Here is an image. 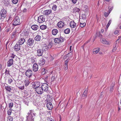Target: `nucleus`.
I'll use <instances>...</instances> for the list:
<instances>
[{
    "label": "nucleus",
    "mask_w": 121,
    "mask_h": 121,
    "mask_svg": "<svg viewBox=\"0 0 121 121\" xmlns=\"http://www.w3.org/2000/svg\"><path fill=\"white\" fill-rule=\"evenodd\" d=\"M57 7L56 5H54L53 6L52 8V9L53 10L55 11Z\"/></svg>",
    "instance_id": "nucleus-45"
},
{
    "label": "nucleus",
    "mask_w": 121,
    "mask_h": 121,
    "mask_svg": "<svg viewBox=\"0 0 121 121\" xmlns=\"http://www.w3.org/2000/svg\"><path fill=\"white\" fill-rule=\"evenodd\" d=\"M70 26L71 28H74L76 26V24L74 21H71L70 23Z\"/></svg>",
    "instance_id": "nucleus-17"
},
{
    "label": "nucleus",
    "mask_w": 121,
    "mask_h": 121,
    "mask_svg": "<svg viewBox=\"0 0 121 121\" xmlns=\"http://www.w3.org/2000/svg\"><path fill=\"white\" fill-rule=\"evenodd\" d=\"M58 32V31L57 29H54L52 31V33L54 35H56Z\"/></svg>",
    "instance_id": "nucleus-23"
},
{
    "label": "nucleus",
    "mask_w": 121,
    "mask_h": 121,
    "mask_svg": "<svg viewBox=\"0 0 121 121\" xmlns=\"http://www.w3.org/2000/svg\"><path fill=\"white\" fill-rule=\"evenodd\" d=\"M42 73L43 74H44L46 73L47 70L45 69H43L42 70Z\"/></svg>",
    "instance_id": "nucleus-46"
},
{
    "label": "nucleus",
    "mask_w": 121,
    "mask_h": 121,
    "mask_svg": "<svg viewBox=\"0 0 121 121\" xmlns=\"http://www.w3.org/2000/svg\"><path fill=\"white\" fill-rule=\"evenodd\" d=\"M121 38V36L118 37V38L117 39V41H118V40H119Z\"/></svg>",
    "instance_id": "nucleus-63"
},
{
    "label": "nucleus",
    "mask_w": 121,
    "mask_h": 121,
    "mask_svg": "<svg viewBox=\"0 0 121 121\" xmlns=\"http://www.w3.org/2000/svg\"><path fill=\"white\" fill-rule=\"evenodd\" d=\"M17 7H15L13 9V12H16L17 11Z\"/></svg>",
    "instance_id": "nucleus-51"
},
{
    "label": "nucleus",
    "mask_w": 121,
    "mask_h": 121,
    "mask_svg": "<svg viewBox=\"0 0 121 121\" xmlns=\"http://www.w3.org/2000/svg\"><path fill=\"white\" fill-rule=\"evenodd\" d=\"M45 17L44 15L39 16L38 18V22L39 23L43 22L45 21Z\"/></svg>",
    "instance_id": "nucleus-5"
},
{
    "label": "nucleus",
    "mask_w": 121,
    "mask_h": 121,
    "mask_svg": "<svg viewBox=\"0 0 121 121\" xmlns=\"http://www.w3.org/2000/svg\"><path fill=\"white\" fill-rule=\"evenodd\" d=\"M86 25V23H80V26L82 27H84Z\"/></svg>",
    "instance_id": "nucleus-42"
},
{
    "label": "nucleus",
    "mask_w": 121,
    "mask_h": 121,
    "mask_svg": "<svg viewBox=\"0 0 121 121\" xmlns=\"http://www.w3.org/2000/svg\"><path fill=\"white\" fill-rule=\"evenodd\" d=\"M36 92L39 94H41L43 93L44 91L43 90L41 87L39 86L35 89Z\"/></svg>",
    "instance_id": "nucleus-7"
},
{
    "label": "nucleus",
    "mask_w": 121,
    "mask_h": 121,
    "mask_svg": "<svg viewBox=\"0 0 121 121\" xmlns=\"http://www.w3.org/2000/svg\"><path fill=\"white\" fill-rule=\"evenodd\" d=\"M47 45L48 46L47 48H50L52 46V43L50 42Z\"/></svg>",
    "instance_id": "nucleus-38"
},
{
    "label": "nucleus",
    "mask_w": 121,
    "mask_h": 121,
    "mask_svg": "<svg viewBox=\"0 0 121 121\" xmlns=\"http://www.w3.org/2000/svg\"><path fill=\"white\" fill-rule=\"evenodd\" d=\"M31 28L34 30H36L39 28V27L37 25H33L31 26Z\"/></svg>",
    "instance_id": "nucleus-22"
},
{
    "label": "nucleus",
    "mask_w": 121,
    "mask_h": 121,
    "mask_svg": "<svg viewBox=\"0 0 121 121\" xmlns=\"http://www.w3.org/2000/svg\"><path fill=\"white\" fill-rule=\"evenodd\" d=\"M7 12L6 10L4 9H3L1 11L0 14L1 17H5L6 16Z\"/></svg>",
    "instance_id": "nucleus-9"
},
{
    "label": "nucleus",
    "mask_w": 121,
    "mask_h": 121,
    "mask_svg": "<svg viewBox=\"0 0 121 121\" xmlns=\"http://www.w3.org/2000/svg\"><path fill=\"white\" fill-rule=\"evenodd\" d=\"M32 87L35 89L40 86V83L38 82H32Z\"/></svg>",
    "instance_id": "nucleus-4"
},
{
    "label": "nucleus",
    "mask_w": 121,
    "mask_h": 121,
    "mask_svg": "<svg viewBox=\"0 0 121 121\" xmlns=\"http://www.w3.org/2000/svg\"><path fill=\"white\" fill-rule=\"evenodd\" d=\"M59 40L58 38H56L54 39V41L55 43H60Z\"/></svg>",
    "instance_id": "nucleus-39"
},
{
    "label": "nucleus",
    "mask_w": 121,
    "mask_h": 121,
    "mask_svg": "<svg viewBox=\"0 0 121 121\" xmlns=\"http://www.w3.org/2000/svg\"><path fill=\"white\" fill-rule=\"evenodd\" d=\"M41 87L43 91H47L48 90V85L46 83H43L41 86Z\"/></svg>",
    "instance_id": "nucleus-3"
},
{
    "label": "nucleus",
    "mask_w": 121,
    "mask_h": 121,
    "mask_svg": "<svg viewBox=\"0 0 121 121\" xmlns=\"http://www.w3.org/2000/svg\"><path fill=\"white\" fill-rule=\"evenodd\" d=\"M13 81V80L12 79L10 78L9 79L8 82L10 84Z\"/></svg>",
    "instance_id": "nucleus-50"
},
{
    "label": "nucleus",
    "mask_w": 121,
    "mask_h": 121,
    "mask_svg": "<svg viewBox=\"0 0 121 121\" xmlns=\"http://www.w3.org/2000/svg\"><path fill=\"white\" fill-rule=\"evenodd\" d=\"M7 121H13L12 117L9 116L7 118Z\"/></svg>",
    "instance_id": "nucleus-34"
},
{
    "label": "nucleus",
    "mask_w": 121,
    "mask_h": 121,
    "mask_svg": "<svg viewBox=\"0 0 121 121\" xmlns=\"http://www.w3.org/2000/svg\"><path fill=\"white\" fill-rule=\"evenodd\" d=\"M34 43V41L32 39L29 38L27 40V45L29 46H31L33 45Z\"/></svg>",
    "instance_id": "nucleus-8"
},
{
    "label": "nucleus",
    "mask_w": 121,
    "mask_h": 121,
    "mask_svg": "<svg viewBox=\"0 0 121 121\" xmlns=\"http://www.w3.org/2000/svg\"><path fill=\"white\" fill-rule=\"evenodd\" d=\"M15 56V55H14V54H12V56H11V57L13 58Z\"/></svg>",
    "instance_id": "nucleus-60"
},
{
    "label": "nucleus",
    "mask_w": 121,
    "mask_h": 121,
    "mask_svg": "<svg viewBox=\"0 0 121 121\" xmlns=\"http://www.w3.org/2000/svg\"><path fill=\"white\" fill-rule=\"evenodd\" d=\"M13 104L12 102H11L9 103V107L11 108L13 106Z\"/></svg>",
    "instance_id": "nucleus-47"
},
{
    "label": "nucleus",
    "mask_w": 121,
    "mask_h": 121,
    "mask_svg": "<svg viewBox=\"0 0 121 121\" xmlns=\"http://www.w3.org/2000/svg\"><path fill=\"white\" fill-rule=\"evenodd\" d=\"M87 92L88 90H86L84 91L82 95V98L83 99H84L86 97Z\"/></svg>",
    "instance_id": "nucleus-20"
},
{
    "label": "nucleus",
    "mask_w": 121,
    "mask_h": 121,
    "mask_svg": "<svg viewBox=\"0 0 121 121\" xmlns=\"http://www.w3.org/2000/svg\"><path fill=\"white\" fill-rule=\"evenodd\" d=\"M47 28V26L46 25H41L40 26V28L42 30H44L46 29Z\"/></svg>",
    "instance_id": "nucleus-31"
},
{
    "label": "nucleus",
    "mask_w": 121,
    "mask_h": 121,
    "mask_svg": "<svg viewBox=\"0 0 121 121\" xmlns=\"http://www.w3.org/2000/svg\"><path fill=\"white\" fill-rule=\"evenodd\" d=\"M82 17L83 19H86V16L85 15H82Z\"/></svg>",
    "instance_id": "nucleus-54"
},
{
    "label": "nucleus",
    "mask_w": 121,
    "mask_h": 121,
    "mask_svg": "<svg viewBox=\"0 0 121 121\" xmlns=\"http://www.w3.org/2000/svg\"><path fill=\"white\" fill-rule=\"evenodd\" d=\"M39 65L36 63H34L32 67L33 70L35 72L37 71L38 69Z\"/></svg>",
    "instance_id": "nucleus-11"
},
{
    "label": "nucleus",
    "mask_w": 121,
    "mask_h": 121,
    "mask_svg": "<svg viewBox=\"0 0 121 121\" xmlns=\"http://www.w3.org/2000/svg\"><path fill=\"white\" fill-rule=\"evenodd\" d=\"M7 114L9 115H11L12 113V110L11 109H9L7 112Z\"/></svg>",
    "instance_id": "nucleus-41"
},
{
    "label": "nucleus",
    "mask_w": 121,
    "mask_h": 121,
    "mask_svg": "<svg viewBox=\"0 0 121 121\" xmlns=\"http://www.w3.org/2000/svg\"><path fill=\"white\" fill-rule=\"evenodd\" d=\"M59 40L60 42H63L64 40V39L62 37L60 36L59 38Z\"/></svg>",
    "instance_id": "nucleus-30"
},
{
    "label": "nucleus",
    "mask_w": 121,
    "mask_h": 121,
    "mask_svg": "<svg viewBox=\"0 0 121 121\" xmlns=\"http://www.w3.org/2000/svg\"><path fill=\"white\" fill-rule=\"evenodd\" d=\"M28 99V98H25L24 99H23V101L25 103V104L27 105H28V101H27V99Z\"/></svg>",
    "instance_id": "nucleus-36"
},
{
    "label": "nucleus",
    "mask_w": 121,
    "mask_h": 121,
    "mask_svg": "<svg viewBox=\"0 0 121 121\" xmlns=\"http://www.w3.org/2000/svg\"><path fill=\"white\" fill-rule=\"evenodd\" d=\"M80 9L78 8L77 7L75 8L74 10V12L75 13H78Z\"/></svg>",
    "instance_id": "nucleus-28"
},
{
    "label": "nucleus",
    "mask_w": 121,
    "mask_h": 121,
    "mask_svg": "<svg viewBox=\"0 0 121 121\" xmlns=\"http://www.w3.org/2000/svg\"><path fill=\"white\" fill-rule=\"evenodd\" d=\"M43 52V50L42 49H37V54L38 56H42Z\"/></svg>",
    "instance_id": "nucleus-10"
},
{
    "label": "nucleus",
    "mask_w": 121,
    "mask_h": 121,
    "mask_svg": "<svg viewBox=\"0 0 121 121\" xmlns=\"http://www.w3.org/2000/svg\"><path fill=\"white\" fill-rule=\"evenodd\" d=\"M25 85L26 86H27L29 83V81L28 79L24 81Z\"/></svg>",
    "instance_id": "nucleus-29"
},
{
    "label": "nucleus",
    "mask_w": 121,
    "mask_h": 121,
    "mask_svg": "<svg viewBox=\"0 0 121 121\" xmlns=\"http://www.w3.org/2000/svg\"><path fill=\"white\" fill-rule=\"evenodd\" d=\"M67 66H67V67H66V66L64 65V67H65V69H67V68H68Z\"/></svg>",
    "instance_id": "nucleus-64"
},
{
    "label": "nucleus",
    "mask_w": 121,
    "mask_h": 121,
    "mask_svg": "<svg viewBox=\"0 0 121 121\" xmlns=\"http://www.w3.org/2000/svg\"><path fill=\"white\" fill-rule=\"evenodd\" d=\"M21 105H19L18 106H17V107L16 108L17 109V111H19L21 109Z\"/></svg>",
    "instance_id": "nucleus-44"
},
{
    "label": "nucleus",
    "mask_w": 121,
    "mask_h": 121,
    "mask_svg": "<svg viewBox=\"0 0 121 121\" xmlns=\"http://www.w3.org/2000/svg\"><path fill=\"white\" fill-rule=\"evenodd\" d=\"M5 74H9V70H8L6 69V71L5 72Z\"/></svg>",
    "instance_id": "nucleus-53"
},
{
    "label": "nucleus",
    "mask_w": 121,
    "mask_h": 121,
    "mask_svg": "<svg viewBox=\"0 0 121 121\" xmlns=\"http://www.w3.org/2000/svg\"><path fill=\"white\" fill-rule=\"evenodd\" d=\"M112 21L111 20H110L109 21L106 27V28H107V29L109 27V26L110 25V24H111L112 22Z\"/></svg>",
    "instance_id": "nucleus-35"
},
{
    "label": "nucleus",
    "mask_w": 121,
    "mask_h": 121,
    "mask_svg": "<svg viewBox=\"0 0 121 121\" xmlns=\"http://www.w3.org/2000/svg\"><path fill=\"white\" fill-rule=\"evenodd\" d=\"M58 27L60 28H61L64 26V23L63 22L60 21L57 24Z\"/></svg>",
    "instance_id": "nucleus-18"
},
{
    "label": "nucleus",
    "mask_w": 121,
    "mask_h": 121,
    "mask_svg": "<svg viewBox=\"0 0 121 121\" xmlns=\"http://www.w3.org/2000/svg\"><path fill=\"white\" fill-rule=\"evenodd\" d=\"M72 1L73 3L75 4L76 3L77 0H72Z\"/></svg>",
    "instance_id": "nucleus-56"
},
{
    "label": "nucleus",
    "mask_w": 121,
    "mask_h": 121,
    "mask_svg": "<svg viewBox=\"0 0 121 121\" xmlns=\"http://www.w3.org/2000/svg\"><path fill=\"white\" fill-rule=\"evenodd\" d=\"M91 40L90 39H89L84 44V45L87 44Z\"/></svg>",
    "instance_id": "nucleus-59"
},
{
    "label": "nucleus",
    "mask_w": 121,
    "mask_h": 121,
    "mask_svg": "<svg viewBox=\"0 0 121 121\" xmlns=\"http://www.w3.org/2000/svg\"><path fill=\"white\" fill-rule=\"evenodd\" d=\"M70 32V30L68 28H67L65 30L64 33L66 34H69Z\"/></svg>",
    "instance_id": "nucleus-32"
},
{
    "label": "nucleus",
    "mask_w": 121,
    "mask_h": 121,
    "mask_svg": "<svg viewBox=\"0 0 121 121\" xmlns=\"http://www.w3.org/2000/svg\"><path fill=\"white\" fill-rule=\"evenodd\" d=\"M30 61L32 63H34L35 61V58L34 57H32L30 58Z\"/></svg>",
    "instance_id": "nucleus-40"
},
{
    "label": "nucleus",
    "mask_w": 121,
    "mask_h": 121,
    "mask_svg": "<svg viewBox=\"0 0 121 121\" xmlns=\"http://www.w3.org/2000/svg\"><path fill=\"white\" fill-rule=\"evenodd\" d=\"M100 50V48H97L93 50V53L95 54H96L99 52Z\"/></svg>",
    "instance_id": "nucleus-24"
},
{
    "label": "nucleus",
    "mask_w": 121,
    "mask_h": 121,
    "mask_svg": "<svg viewBox=\"0 0 121 121\" xmlns=\"http://www.w3.org/2000/svg\"><path fill=\"white\" fill-rule=\"evenodd\" d=\"M19 88L21 90H23L24 89V86H20Z\"/></svg>",
    "instance_id": "nucleus-62"
},
{
    "label": "nucleus",
    "mask_w": 121,
    "mask_h": 121,
    "mask_svg": "<svg viewBox=\"0 0 121 121\" xmlns=\"http://www.w3.org/2000/svg\"><path fill=\"white\" fill-rule=\"evenodd\" d=\"M32 74V70L29 69L27 70L25 72L26 76L28 78H30Z\"/></svg>",
    "instance_id": "nucleus-6"
},
{
    "label": "nucleus",
    "mask_w": 121,
    "mask_h": 121,
    "mask_svg": "<svg viewBox=\"0 0 121 121\" xmlns=\"http://www.w3.org/2000/svg\"><path fill=\"white\" fill-rule=\"evenodd\" d=\"M20 44H16L14 47V49L15 51H18L20 49Z\"/></svg>",
    "instance_id": "nucleus-14"
},
{
    "label": "nucleus",
    "mask_w": 121,
    "mask_h": 121,
    "mask_svg": "<svg viewBox=\"0 0 121 121\" xmlns=\"http://www.w3.org/2000/svg\"><path fill=\"white\" fill-rule=\"evenodd\" d=\"M45 60L44 59H41L39 62V65L40 66H42L44 65L45 62Z\"/></svg>",
    "instance_id": "nucleus-19"
},
{
    "label": "nucleus",
    "mask_w": 121,
    "mask_h": 121,
    "mask_svg": "<svg viewBox=\"0 0 121 121\" xmlns=\"http://www.w3.org/2000/svg\"><path fill=\"white\" fill-rule=\"evenodd\" d=\"M56 78H55V76L54 75H52V76L51 78V82H54V81L55 80V79Z\"/></svg>",
    "instance_id": "nucleus-33"
},
{
    "label": "nucleus",
    "mask_w": 121,
    "mask_h": 121,
    "mask_svg": "<svg viewBox=\"0 0 121 121\" xmlns=\"http://www.w3.org/2000/svg\"><path fill=\"white\" fill-rule=\"evenodd\" d=\"M101 42L103 43L106 44H108L109 42L108 41H107V40L104 39L103 38L101 40Z\"/></svg>",
    "instance_id": "nucleus-21"
},
{
    "label": "nucleus",
    "mask_w": 121,
    "mask_h": 121,
    "mask_svg": "<svg viewBox=\"0 0 121 121\" xmlns=\"http://www.w3.org/2000/svg\"><path fill=\"white\" fill-rule=\"evenodd\" d=\"M113 7H112L109 9V13H110L111 11L112 10V9H113Z\"/></svg>",
    "instance_id": "nucleus-58"
},
{
    "label": "nucleus",
    "mask_w": 121,
    "mask_h": 121,
    "mask_svg": "<svg viewBox=\"0 0 121 121\" xmlns=\"http://www.w3.org/2000/svg\"><path fill=\"white\" fill-rule=\"evenodd\" d=\"M52 11L51 9L47 10L44 11L43 12V14L45 15H48L51 13Z\"/></svg>",
    "instance_id": "nucleus-15"
},
{
    "label": "nucleus",
    "mask_w": 121,
    "mask_h": 121,
    "mask_svg": "<svg viewBox=\"0 0 121 121\" xmlns=\"http://www.w3.org/2000/svg\"><path fill=\"white\" fill-rule=\"evenodd\" d=\"M36 113L33 110H30L26 116V121H34V119L36 117Z\"/></svg>",
    "instance_id": "nucleus-1"
},
{
    "label": "nucleus",
    "mask_w": 121,
    "mask_h": 121,
    "mask_svg": "<svg viewBox=\"0 0 121 121\" xmlns=\"http://www.w3.org/2000/svg\"><path fill=\"white\" fill-rule=\"evenodd\" d=\"M48 47V46L47 45L45 44L43 47V49H44V50L45 51L47 50L48 49H49V48H47Z\"/></svg>",
    "instance_id": "nucleus-37"
},
{
    "label": "nucleus",
    "mask_w": 121,
    "mask_h": 121,
    "mask_svg": "<svg viewBox=\"0 0 121 121\" xmlns=\"http://www.w3.org/2000/svg\"><path fill=\"white\" fill-rule=\"evenodd\" d=\"M72 46H70V53H69V54L70 53H71V52H72V51H71V48H72Z\"/></svg>",
    "instance_id": "nucleus-61"
},
{
    "label": "nucleus",
    "mask_w": 121,
    "mask_h": 121,
    "mask_svg": "<svg viewBox=\"0 0 121 121\" xmlns=\"http://www.w3.org/2000/svg\"><path fill=\"white\" fill-rule=\"evenodd\" d=\"M13 16L12 15H10L9 16V19H10L11 18L13 17Z\"/></svg>",
    "instance_id": "nucleus-55"
},
{
    "label": "nucleus",
    "mask_w": 121,
    "mask_h": 121,
    "mask_svg": "<svg viewBox=\"0 0 121 121\" xmlns=\"http://www.w3.org/2000/svg\"><path fill=\"white\" fill-rule=\"evenodd\" d=\"M114 84L112 83V84L110 87V92H112L113 91V87L114 86Z\"/></svg>",
    "instance_id": "nucleus-27"
},
{
    "label": "nucleus",
    "mask_w": 121,
    "mask_h": 121,
    "mask_svg": "<svg viewBox=\"0 0 121 121\" xmlns=\"http://www.w3.org/2000/svg\"><path fill=\"white\" fill-rule=\"evenodd\" d=\"M13 3L14 4H16L18 1V0H12Z\"/></svg>",
    "instance_id": "nucleus-48"
},
{
    "label": "nucleus",
    "mask_w": 121,
    "mask_h": 121,
    "mask_svg": "<svg viewBox=\"0 0 121 121\" xmlns=\"http://www.w3.org/2000/svg\"><path fill=\"white\" fill-rule=\"evenodd\" d=\"M119 32L118 31L116 30L115 31V32H114V33L115 34L117 35L118 33H119Z\"/></svg>",
    "instance_id": "nucleus-57"
},
{
    "label": "nucleus",
    "mask_w": 121,
    "mask_h": 121,
    "mask_svg": "<svg viewBox=\"0 0 121 121\" xmlns=\"http://www.w3.org/2000/svg\"><path fill=\"white\" fill-rule=\"evenodd\" d=\"M41 39V36L39 35H37L35 38V40L37 41H39Z\"/></svg>",
    "instance_id": "nucleus-25"
},
{
    "label": "nucleus",
    "mask_w": 121,
    "mask_h": 121,
    "mask_svg": "<svg viewBox=\"0 0 121 121\" xmlns=\"http://www.w3.org/2000/svg\"><path fill=\"white\" fill-rule=\"evenodd\" d=\"M68 61V59L67 60H65V64L64 65L66 66H68L67 65V63ZM67 67V66H66Z\"/></svg>",
    "instance_id": "nucleus-49"
},
{
    "label": "nucleus",
    "mask_w": 121,
    "mask_h": 121,
    "mask_svg": "<svg viewBox=\"0 0 121 121\" xmlns=\"http://www.w3.org/2000/svg\"><path fill=\"white\" fill-rule=\"evenodd\" d=\"M47 107L48 109L50 110L52 109L53 107L52 103L50 102H48L47 103Z\"/></svg>",
    "instance_id": "nucleus-13"
},
{
    "label": "nucleus",
    "mask_w": 121,
    "mask_h": 121,
    "mask_svg": "<svg viewBox=\"0 0 121 121\" xmlns=\"http://www.w3.org/2000/svg\"><path fill=\"white\" fill-rule=\"evenodd\" d=\"M25 40L24 37H21L18 40V43L19 44L22 45L24 43Z\"/></svg>",
    "instance_id": "nucleus-12"
},
{
    "label": "nucleus",
    "mask_w": 121,
    "mask_h": 121,
    "mask_svg": "<svg viewBox=\"0 0 121 121\" xmlns=\"http://www.w3.org/2000/svg\"><path fill=\"white\" fill-rule=\"evenodd\" d=\"M117 47L118 45L116 44L115 45V47H114L112 51L113 52L115 51L117 49Z\"/></svg>",
    "instance_id": "nucleus-43"
},
{
    "label": "nucleus",
    "mask_w": 121,
    "mask_h": 121,
    "mask_svg": "<svg viewBox=\"0 0 121 121\" xmlns=\"http://www.w3.org/2000/svg\"><path fill=\"white\" fill-rule=\"evenodd\" d=\"M104 14L105 17H107L108 16L109 14L108 13L105 12L104 13Z\"/></svg>",
    "instance_id": "nucleus-52"
},
{
    "label": "nucleus",
    "mask_w": 121,
    "mask_h": 121,
    "mask_svg": "<svg viewBox=\"0 0 121 121\" xmlns=\"http://www.w3.org/2000/svg\"><path fill=\"white\" fill-rule=\"evenodd\" d=\"M13 59H10L7 62V66L10 67L13 64Z\"/></svg>",
    "instance_id": "nucleus-16"
},
{
    "label": "nucleus",
    "mask_w": 121,
    "mask_h": 121,
    "mask_svg": "<svg viewBox=\"0 0 121 121\" xmlns=\"http://www.w3.org/2000/svg\"><path fill=\"white\" fill-rule=\"evenodd\" d=\"M20 20L19 18L17 16H16L14 18V22L13 23V25L16 26L20 24Z\"/></svg>",
    "instance_id": "nucleus-2"
},
{
    "label": "nucleus",
    "mask_w": 121,
    "mask_h": 121,
    "mask_svg": "<svg viewBox=\"0 0 121 121\" xmlns=\"http://www.w3.org/2000/svg\"><path fill=\"white\" fill-rule=\"evenodd\" d=\"M5 89L6 91L9 92H10L12 90V89L10 88V86H5Z\"/></svg>",
    "instance_id": "nucleus-26"
}]
</instances>
